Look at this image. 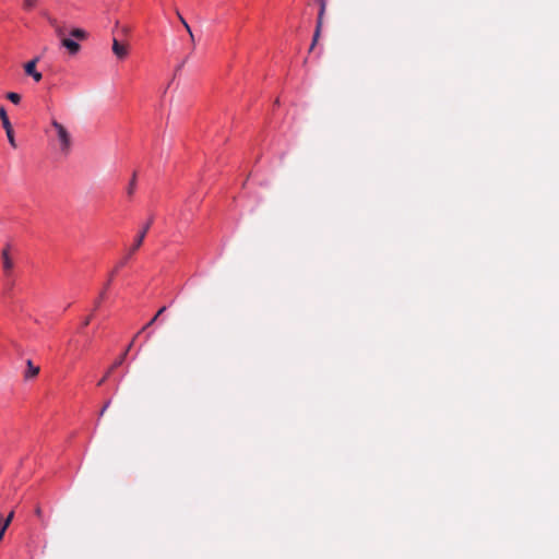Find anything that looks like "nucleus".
Returning <instances> with one entry per match:
<instances>
[{"label": "nucleus", "instance_id": "nucleus-19", "mask_svg": "<svg viewBox=\"0 0 559 559\" xmlns=\"http://www.w3.org/2000/svg\"><path fill=\"white\" fill-rule=\"evenodd\" d=\"M35 5H36L35 0H24V2H23V8L25 10H32Z\"/></svg>", "mask_w": 559, "mask_h": 559}, {"label": "nucleus", "instance_id": "nucleus-17", "mask_svg": "<svg viewBox=\"0 0 559 559\" xmlns=\"http://www.w3.org/2000/svg\"><path fill=\"white\" fill-rule=\"evenodd\" d=\"M319 3L320 10H319V16H324L328 0H316Z\"/></svg>", "mask_w": 559, "mask_h": 559}, {"label": "nucleus", "instance_id": "nucleus-26", "mask_svg": "<svg viewBox=\"0 0 559 559\" xmlns=\"http://www.w3.org/2000/svg\"><path fill=\"white\" fill-rule=\"evenodd\" d=\"M182 66H185V62H181V64H179V67L177 68V71L180 70L182 68Z\"/></svg>", "mask_w": 559, "mask_h": 559}, {"label": "nucleus", "instance_id": "nucleus-21", "mask_svg": "<svg viewBox=\"0 0 559 559\" xmlns=\"http://www.w3.org/2000/svg\"><path fill=\"white\" fill-rule=\"evenodd\" d=\"M109 405H110V400L105 403V405L103 406V408L99 412V416H103L105 414V412L107 411Z\"/></svg>", "mask_w": 559, "mask_h": 559}, {"label": "nucleus", "instance_id": "nucleus-20", "mask_svg": "<svg viewBox=\"0 0 559 559\" xmlns=\"http://www.w3.org/2000/svg\"><path fill=\"white\" fill-rule=\"evenodd\" d=\"M50 24L56 28V32L59 36H62V31L59 26H57L56 20H50Z\"/></svg>", "mask_w": 559, "mask_h": 559}, {"label": "nucleus", "instance_id": "nucleus-3", "mask_svg": "<svg viewBox=\"0 0 559 559\" xmlns=\"http://www.w3.org/2000/svg\"><path fill=\"white\" fill-rule=\"evenodd\" d=\"M0 119L2 122V127L5 130V134H7L10 145L13 148H16L17 145H16L15 138H14V131H13L12 124L8 118L7 111H5L4 107H2V106L0 107Z\"/></svg>", "mask_w": 559, "mask_h": 559}, {"label": "nucleus", "instance_id": "nucleus-7", "mask_svg": "<svg viewBox=\"0 0 559 559\" xmlns=\"http://www.w3.org/2000/svg\"><path fill=\"white\" fill-rule=\"evenodd\" d=\"M13 516H14V512L13 511H11L9 513V515L7 516L5 520H2V516L0 515V542L3 538V535H4L5 531H7V528L11 524V522L13 520Z\"/></svg>", "mask_w": 559, "mask_h": 559}, {"label": "nucleus", "instance_id": "nucleus-11", "mask_svg": "<svg viewBox=\"0 0 559 559\" xmlns=\"http://www.w3.org/2000/svg\"><path fill=\"white\" fill-rule=\"evenodd\" d=\"M322 24H323V16L318 15L317 27H316V31L313 34V39H312V44L310 46V50L313 49L314 45L317 44V41L320 37Z\"/></svg>", "mask_w": 559, "mask_h": 559}, {"label": "nucleus", "instance_id": "nucleus-23", "mask_svg": "<svg viewBox=\"0 0 559 559\" xmlns=\"http://www.w3.org/2000/svg\"><path fill=\"white\" fill-rule=\"evenodd\" d=\"M91 320H92V314H90L88 317L85 318V320L82 323V326L83 328L87 326L91 323Z\"/></svg>", "mask_w": 559, "mask_h": 559}, {"label": "nucleus", "instance_id": "nucleus-13", "mask_svg": "<svg viewBox=\"0 0 559 559\" xmlns=\"http://www.w3.org/2000/svg\"><path fill=\"white\" fill-rule=\"evenodd\" d=\"M176 14H177L179 21L181 22V24L183 25V27L186 28V31L188 32V34L190 35L191 40L193 41L194 40V36H193L192 31H191V27L189 26V24L187 23V21L183 19V16L180 14L179 11H176Z\"/></svg>", "mask_w": 559, "mask_h": 559}, {"label": "nucleus", "instance_id": "nucleus-15", "mask_svg": "<svg viewBox=\"0 0 559 559\" xmlns=\"http://www.w3.org/2000/svg\"><path fill=\"white\" fill-rule=\"evenodd\" d=\"M7 98L13 104H19L21 102V96L17 93L10 92L7 94Z\"/></svg>", "mask_w": 559, "mask_h": 559}, {"label": "nucleus", "instance_id": "nucleus-18", "mask_svg": "<svg viewBox=\"0 0 559 559\" xmlns=\"http://www.w3.org/2000/svg\"><path fill=\"white\" fill-rule=\"evenodd\" d=\"M35 514H36V516L40 520V522H41L43 526H45V527H46V526H47V522H46V521H45V519H44L43 510H41V508H40L39 506H37V507L35 508Z\"/></svg>", "mask_w": 559, "mask_h": 559}, {"label": "nucleus", "instance_id": "nucleus-24", "mask_svg": "<svg viewBox=\"0 0 559 559\" xmlns=\"http://www.w3.org/2000/svg\"><path fill=\"white\" fill-rule=\"evenodd\" d=\"M116 367L114 365L108 369V371L111 373L115 370Z\"/></svg>", "mask_w": 559, "mask_h": 559}, {"label": "nucleus", "instance_id": "nucleus-5", "mask_svg": "<svg viewBox=\"0 0 559 559\" xmlns=\"http://www.w3.org/2000/svg\"><path fill=\"white\" fill-rule=\"evenodd\" d=\"M38 61L39 57H36L33 60L26 62L24 66L25 73L32 76L36 82H39L43 79L41 73L36 70V64Z\"/></svg>", "mask_w": 559, "mask_h": 559}, {"label": "nucleus", "instance_id": "nucleus-8", "mask_svg": "<svg viewBox=\"0 0 559 559\" xmlns=\"http://www.w3.org/2000/svg\"><path fill=\"white\" fill-rule=\"evenodd\" d=\"M61 44L70 51V53L74 55L80 50V45L70 38H62Z\"/></svg>", "mask_w": 559, "mask_h": 559}, {"label": "nucleus", "instance_id": "nucleus-4", "mask_svg": "<svg viewBox=\"0 0 559 559\" xmlns=\"http://www.w3.org/2000/svg\"><path fill=\"white\" fill-rule=\"evenodd\" d=\"M10 245H7L2 252H1V259H2V267H3V272L7 276H9L13 270V260L11 259L10 257Z\"/></svg>", "mask_w": 559, "mask_h": 559}, {"label": "nucleus", "instance_id": "nucleus-9", "mask_svg": "<svg viewBox=\"0 0 559 559\" xmlns=\"http://www.w3.org/2000/svg\"><path fill=\"white\" fill-rule=\"evenodd\" d=\"M141 332H139L134 337L133 340L131 341V343L128 345V347L126 348L124 352H122V354L117 358V360L114 362V367H119L120 365L123 364L128 353L130 352V349L132 348L133 344H134V341L135 338L139 336Z\"/></svg>", "mask_w": 559, "mask_h": 559}, {"label": "nucleus", "instance_id": "nucleus-12", "mask_svg": "<svg viewBox=\"0 0 559 559\" xmlns=\"http://www.w3.org/2000/svg\"><path fill=\"white\" fill-rule=\"evenodd\" d=\"M165 311H166V307L164 306V307H162V308L156 312V314L151 319V321H148V322L143 326V329H142L140 332H142V331H144V330L148 329L151 325H153V324L157 321V319L159 318V316H162Z\"/></svg>", "mask_w": 559, "mask_h": 559}, {"label": "nucleus", "instance_id": "nucleus-6", "mask_svg": "<svg viewBox=\"0 0 559 559\" xmlns=\"http://www.w3.org/2000/svg\"><path fill=\"white\" fill-rule=\"evenodd\" d=\"M112 52L119 58L123 59L128 55L127 46L120 44L116 38L112 40Z\"/></svg>", "mask_w": 559, "mask_h": 559}, {"label": "nucleus", "instance_id": "nucleus-2", "mask_svg": "<svg viewBox=\"0 0 559 559\" xmlns=\"http://www.w3.org/2000/svg\"><path fill=\"white\" fill-rule=\"evenodd\" d=\"M51 127L56 132V138L59 142L60 152L63 154H68L72 146L71 134L69 133L67 128L57 120L51 121Z\"/></svg>", "mask_w": 559, "mask_h": 559}, {"label": "nucleus", "instance_id": "nucleus-22", "mask_svg": "<svg viewBox=\"0 0 559 559\" xmlns=\"http://www.w3.org/2000/svg\"><path fill=\"white\" fill-rule=\"evenodd\" d=\"M109 376H110V372H109V371H107V372L104 374V377L98 381V383H97V384H98V385H102V384H103V383L108 379V377H109Z\"/></svg>", "mask_w": 559, "mask_h": 559}, {"label": "nucleus", "instance_id": "nucleus-1", "mask_svg": "<svg viewBox=\"0 0 559 559\" xmlns=\"http://www.w3.org/2000/svg\"><path fill=\"white\" fill-rule=\"evenodd\" d=\"M153 224V217H150L148 221L145 223V225L143 226V228L140 230V233L138 234L136 238L134 239V243L133 246L129 249V252L127 254V257H124L117 265L116 267L110 272L109 274V277H108V281L106 282V284L104 285V288L103 290L99 293V296L98 298L95 300V304H94V310H96L102 301L105 299V296H106V292L107 289L109 288L112 280H114V276L116 275V273L118 272V270L122 266L126 265L128 259L143 245V241H144V238L148 231V229L151 228Z\"/></svg>", "mask_w": 559, "mask_h": 559}, {"label": "nucleus", "instance_id": "nucleus-14", "mask_svg": "<svg viewBox=\"0 0 559 559\" xmlns=\"http://www.w3.org/2000/svg\"><path fill=\"white\" fill-rule=\"evenodd\" d=\"M135 186H136V173L133 174L132 178H131V181L129 183V187L127 189V193L128 195H132L135 191Z\"/></svg>", "mask_w": 559, "mask_h": 559}, {"label": "nucleus", "instance_id": "nucleus-16", "mask_svg": "<svg viewBox=\"0 0 559 559\" xmlns=\"http://www.w3.org/2000/svg\"><path fill=\"white\" fill-rule=\"evenodd\" d=\"M71 35L78 39H84L86 37V33L81 28H74Z\"/></svg>", "mask_w": 559, "mask_h": 559}, {"label": "nucleus", "instance_id": "nucleus-10", "mask_svg": "<svg viewBox=\"0 0 559 559\" xmlns=\"http://www.w3.org/2000/svg\"><path fill=\"white\" fill-rule=\"evenodd\" d=\"M39 373V367L33 365L32 360H27V370L24 374L25 379H31Z\"/></svg>", "mask_w": 559, "mask_h": 559}, {"label": "nucleus", "instance_id": "nucleus-25", "mask_svg": "<svg viewBox=\"0 0 559 559\" xmlns=\"http://www.w3.org/2000/svg\"><path fill=\"white\" fill-rule=\"evenodd\" d=\"M182 66H185V62H181V64H179V67L177 68V71L180 70L182 68Z\"/></svg>", "mask_w": 559, "mask_h": 559}]
</instances>
